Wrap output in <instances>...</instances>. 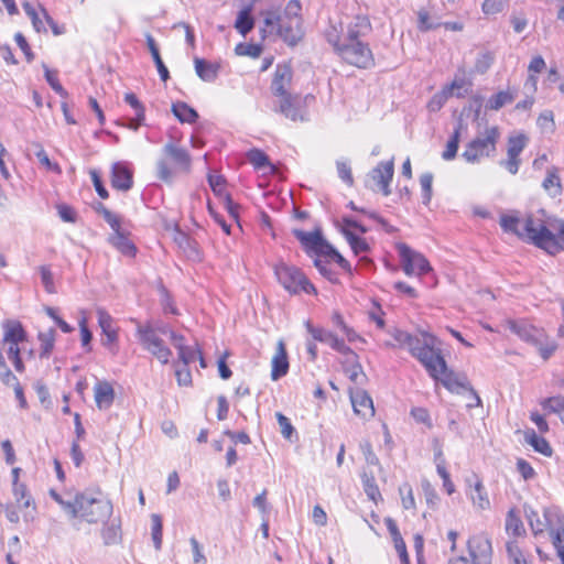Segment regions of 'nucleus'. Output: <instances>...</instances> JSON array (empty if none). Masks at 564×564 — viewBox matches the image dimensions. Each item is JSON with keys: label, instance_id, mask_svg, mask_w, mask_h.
Here are the masks:
<instances>
[{"label": "nucleus", "instance_id": "nucleus-48", "mask_svg": "<svg viewBox=\"0 0 564 564\" xmlns=\"http://www.w3.org/2000/svg\"><path fill=\"white\" fill-rule=\"evenodd\" d=\"M290 99L292 100L290 102V110L292 112H295V117H291V116H285L286 118L293 120V121H296V120H305L306 119V110L304 108V101L307 99V97L305 99H303L302 97H300L299 95H290Z\"/></svg>", "mask_w": 564, "mask_h": 564}, {"label": "nucleus", "instance_id": "nucleus-6", "mask_svg": "<svg viewBox=\"0 0 564 564\" xmlns=\"http://www.w3.org/2000/svg\"><path fill=\"white\" fill-rule=\"evenodd\" d=\"M76 518L88 523H97L108 519L112 513V503L104 497H95L86 492L76 494Z\"/></svg>", "mask_w": 564, "mask_h": 564}, {"label": "nucleus", "instance_id": "nucleus-7", "mask_svg": "<svg viewBox=\"0 0 564 564\" xmlns=\"http://www.w3.org/2000/svg\"><path fill=\"white\" fill-rule=\"evenodd\" d=\"M264 28L261 30L263 37L278 34L290 45L296 44L302 37V23L297 20L284 19L275 11L264 12Z\"/></svg>", "mask_w": 564, "mask_h": 564}, {"label": "nucleus", "instance_id": "nucleus-62", "mask_svg": "<svg viewBox=\"0 0 564 564\" xmlns=\"http://www.w3.org/2000/svg\"><path fill=\"white\" fill-rule=\"evenodd\" d=\"M199 349L195 346H186L178 351V358L183 365L188 366L194 362L199 354Z\"/></svg>", "mask_w": 564, "mask_h": 564}, {"label": "nucleus", "instance_id": "nucleus-55", "mask_svg": "<svg viewBox=\"0 0 564 564\" xmlns=\"http://www.w3.org/2000/svg\"><path fill=\"white\" fill-rule=\"evenodd\" d=\"M275 417H276L278 424L280 426L281 434L283 435L284 438L291 441L292 436L295 432L291 421L281 412H276Z\"/></svg>", "mask_w": 564, "mask_h": 564}, {"label": "nucleus", "instance_id": "nucleus-38", "mask_svg": "<svg viewBox=\"0 0 564 564\" xmlns=\"http://www.w3.org/2000/svg\"><path fill=\"white\" fill-rule=\"evenodd\" d=\"M22 7H23L26 15L31 19L34 30L37 33H41V32L45 33L47 31L46 26H45V19L43 18V15L41 13V8H43V7L39 6V9H36L30 2H24L22 4Z\"/></svg>", "mask_w": 564, "mask_h": 564}, {"label": "nucleus", "instance_id": "nucleus-42", "mask_svg": "<svg viewBox=\"0 0 564 564\" xmlns=\"http://www.w3.org/2000/svg\"><path fill=\"white\" fill-rule=\"evenodd\" d=\"M506 547L510 564H530L518 541H508Z\"/></svg>", "mask_w": 564, "mask_h": 564}, {"label": "nucleus", "instance_id": "nucleus-9", "mask_svg": "<svg viewBox=\"0 0 564 564\" xmlns=\"http://www.w3.org/2000/svg\"><path fill=\"white\" fill-rule=\"evenodd\" d=\"M274 274L280 284L292 294L300 292L307 294L316 293L314 285L307 280L303 272L294 265L280 262L274 267Z\"/></svg>", "mask_w": 564, "mask_h": 564}, {"label": "nucleus", "instance_id": "nucleus-43", "mask_svg": "<svg viewBox=\"0 0 564 564\" xmlns=\"http://www.w3.org/2000/svg\"><path fill=\"white\" fill-rule=\"evenodd\" d=\"M330 262H335L333 259H326L324 257H316L314 259V265L318 272L332 283L338 281L337 273L333 270Z\"/></svg>", "mask_w": 564, "mask_h": 564}, {"label": "nucleus", "instance_id": "nucleus-37", "mask_svg": "<svg viewBox=\"0 0 564 564\" xmlns=\"http://www.w3.org/2000/svg\"><path fill=\"white\" fill-rule=\"evenodd\" d=\"M516 98V94L510 89L501 90L496 95L491 96L487 102L486 108L489 110H499L506 105L511 104Z\"/></svg>", "mask_w": 564, "mask_h": 564}, {"label": "nucleus", "instance_id": "nucleus-20", "mask_svg": "<svg viewBox=\"0 0 564 564\" xmlns=\"http://www.w3.org/2000/svg\"><path fill=\"white\" fill-rule=\"evenodd\" d=\"M111 184L119 191H129L132 187V172L128 165L117 162L112 165Z\"/></svg>", "mask_w": 564, "mask_h": 564}, {"label": "nucleus", "instance_id": "nucleus-64", "mask_svg": "<svg viewBox=\"0 0 564 564\" xmlns=\"http://www.w3.org/2000/svg\"><path fill=\"white\" fill-rule=\"evenodd\" d=\"M538 126L544 132H551L554 129V116L551 110L543 111L538 118Z\"/></svg>", "mask_w": 564, "mask_h": 564}, {"label": "nucleus", "instance_id": "nucleus-28", "mask_svg": "<svg viewBox=\"0 0 564 564\" xmlns=\"http://www.w3.org/2000/svg\"><path fill=\"white\" fill-rule=\"evenodd\" d=\"M370 30L369 19L365 15H357L348 26L346 41L358 40L359 36L366 35Z\"/></svg>", "mask_w": 564, "mask_h": 564}, {"label": "nucleus", "instance_id": "nucleus-23", "mask_svg": "<svg viewBox=\"0 0 564 564\" xmlns=\"http://www.w3.org/2000/svg\"><path fill=\"white\" fill-rule=\"evenodd\" d=\"M272 370H271V378L272 380H279L280 378L284 377L289 371V360L288 355L285 350L284 343L282 340H279L275 349V354L272 357Z\"/></svg>", "mask_w": 564, "mask_h": 564}, {"label": "nucleus", "instance_id": "nucleus-40", "mask_svg": "<svg viewBox=\"0 0 564 564\" xmlns=\"http://www.w3.org/2000/svg\"><path fill=\"white\" fill-rule=\"evenodd\" d=\"M172 111L181 122L192 123L198 117L197 112L192 107L182 101L173 104Z\"/></svg>", "mask_w": 564, "mask_h": 564}, {"label": "nucleus", "instance_id": "nucleus-51", "mask_svg": "<svg viewBox=\"0 0 564 564\" xmlns=\"http://www.w3.org/2000/svg\"><path fill=\"white\" fill-rule=\"evenodd\" d=\"M432 183L433 174L425 172L420 176V185L422 188V202L424 205H429L432 198Z\"/></svg>", "mask_w": 564, "mask_h": 564}, {"label": "nucleus", "instance_id": "nucleus-2", "mask_svg": "<svg viewBox=\"0 0 564 564\" xmlns=\"http://www.w3.org/2000/svg\"><path fill=\"white\" fill-rule=\"evenodd\" d=\"M192 171V156L180 143H166L156 161V176L166 184Z\"/></svg>", "mask_w": 564, "mask_h": 564}, {"label": "nucleus", "instance_id": "nucleus-5", "mask_svg": "<svg viewBox=\"0 0 564 564\" xmlns=\"http://www.w3.org/2000/svg\"><path fill=\"white\" fill-rule=\"evenodd\" d=\"M508 327L519 338L536 347L544 360L557 349V344L549 338L543 328H538L524 319L508 321Z\"/></svg>", "mask_w": 564, "mask_h": 564}, {"label": "nucleus", "instance_id": "nucleus-1", "mask_svg": "<svg viewBox=\"0 0 564 564\" xmlns=\"http://www.w3.org/2000/svg\"><path fill=\"white\" fill-rule=\"evenodd\" d=\"M500 226L507 232H512L520 239L528 240L550 254L558 253L562 248L555 235L545 226L541 218L514 215H502Z\"/></svg>", "mask_w": 564, "mask_h": 564}, {"label": "nucleus", "instance_id": "nucleus-46", "mask_svg": "<svg viewBox=\"0 0 564 564\" xmlns=\"http://www.w3.org/2000/svg\"><path fill=\"white\" fill-rule=\"evenodd\" d=\"M247 160L256 170H264L271 167L268 155L259 150L252 149L247 153Z\"/></svg>", "mask_w": 564, "mask_h": 564}, {"label": "nucleus", "instance_id": "nucleus-58", "mask_svg": "<svg viewBox=\"0 0 564 564\" xmlns=\"http://www.w3.org/2000/svg\"><path fill=\"white\" fill-rule=\"evenodd\" d=\"M207 180H208V184H209L212 191L215 193V195L221 196L225 192V185H226L225 177L220 174L209 173Z\"/></svg>", "mask_w": 564, "mask_h": 564}, {"label": "nucleus", "instance_id": "nucleus-29", "mask_svg": "<svg viewBox=\"0 0 564 564\" xmlns=\"http://www.w3.org/2000/svg\"><path fill=\"white\" fill-rule=\"evenodd\" d=\"M524 441L531 445L535 452L546 457H550L553 453L549 442L544 437L539 436L532 429L524 432Z\"/></svg>", "mask_w": 564, "mask_h": 564}, {"label": "nucleus", "instance_id": "nucleus-30", "mask_svg": "<svg viewBox=\"0 0 564 564\" xmlns=\"http://www.w3.org/2000/svg\"><path fill=\"white\" fill-rule=\"evenodd\" d=\"M37 340L40 343L39 356L41 359H48L56 340V332L54 328H50L37 334Z\"/></svg>", "mask_w": 564, "mask_h": 564}, {"label": "nucleus", "instance_id": "nucleus-45", "mask_svg": "<svg viewBox=\"0 0 564 564\" xmlns=\"http://www.w3.org/2000/svg\"><path fill=\"white\" fill-rule=\"evenodd\" d=\"M343 232L356 256L366 253L369 250V245L364 238L356 236L355 234L347 229H344Z\"/></svg>", "mask_w": 564, "mask_h": 564}, {"label": "nucleus", "instance_id": "nucleus-17", "mask_svg": "<svg viewBox=\"0 0 564 564\" xmlns=\"http://www.w3.org/2000/svg\"><path fill=\"white\" fill-rule=\"evenodd\" d=\"M350 401L354 412L362 419H369L375 415V408L371 397L361 389L350 392Z\"/></svg>", "mask_w": 564, "mask_h": 564}, {"label": "nucleus", "instance_id": "nucleus-63", "mask_svg": "<svg viewBox=\"0 0 564 564\" xmlns=\"http://www.w3.org/2000/svg\"><path fill=\"white\" fill-rule=\"evenodd\" d=\"M44 311L55 322V324L61 328L63 333L68 334L74 330V328L67 322L58 316L56 308L46 306Z\"/></svg>", "mask_w": 564, "mask_h": 564}, {"label": "nucleus", "instance_id": "nucleus-54", "mask_svg": "<svg viewBox=\"0 0 564 564\" xmlns=\"http://www.w3.org/2000/svg\"><path fill=\"white\" fill-rule=\"evenodd\" d=\"M301 3L299 0H290L284 9L283 14H280L284 19H290L291 21L297 20L302 23L301 18Z\"/></svg>", "mask_w": 564, "mask_h": 564}, {"label": "nucleus", "instance_id": "nucleus-15", "mask_svg": "<svg viewBox=\"0 0 564 564\" xmlns=\"http://www.w3.org/2000/svg\"><path fill=\"white\" fill-rule=\"evenodd\" d=\"M482 107V97L474 96L467 107H464L456 121L453 134L449 141H459V139L467 138V128L469 123L480 128L478 118Z\"/></svg>", "mask_w": 564, "mask_h": 564}, {"label": "nucleus", "instance_id": "nucleus-39", "mask_svg": "<svg viewBox=\"0 0 564 564\" xmlns=\"http://www.w3.org/2000/svg\"><path fill=\"white\" fill-rule=\"evenodd\" d=\"M470 87L471 82L464 76H456L451 84L444 86L445 90H447L451 97L456 96L458 98L465 97L468 94Z\"/></svg>", "mask_w": 564, "mask_h": 564}, {"label": "nucleus", "instance_id": "nucleus-47", "mask_svg": "<svg viewBox=\"0 0 564 564\" xmlns=\"http://www.w3.org/2000/svg\"><path fill=\"white\" fill-rule=\"evenodd\" d=\"M51 497L62 507L64 512L70 518H76V495L74 497H69L68 499H65L63 496L57 494L54 490H51Z\"/></svg>", "mask_w": 564, "mask_h": 564}, {"label": "nucleus", "instance_id": "nucleus-24", "mask_svg": "<svg viewBox=\"0 0 564 564\" xmlns=\"http://www.w3.org/2000/svg\"><path fill=\"white\" fill-rule=\"evenodd\" d=\"M2 328L4 344H23L28 340V334L18 321H6Z\"/></svg>", "mask_w": 564, "mask_h": 564}, {"label": "nucleus", "instance_id": "nucleus-32", "mask_svg": "<svg viewBox=\"0 0 564 564\" xmlns=\"http://www.w3.org/2000/svg\"><path fill=\"white\" fill-rule=\"evenodd\" d=\"M124 101L135 110V119L129 121L128 128L137 130L144 120L145 109L133 93H126Z\"/></svg>", "mask_w": 564, "mask_h": 564}, {"label": "nucleus", "instance_id": "nucleus-59", "mask_svg": "<svg viewBox=\"0 0 564 564\" xmlns=\"http://www.w3.org/2000/svg\"><path fill=\"white\" fill-rule=\"evenodd\" d=\"M359 447L368 465L379 466V458L372 451L371 443L368 440L361 441Z\"/></svg>", "mask_w": 564, "mask_h": 564}, {"label": "nucleus", "instance_id": "nucleus-13", "mask_svg": "<svg viewBox=\"0 0 564 564\" xmlns=\"http://www.w3.org/2000/svg\"><path fill=\"white\" fill-rule=\"evenodd\" d=\"M338 55L348 64L358 68H370L375 65V58L369 46L358 40L347 41L339 48Z\"/></svg>", "mask_w": 564, "mask_h": 564}, {"label": "nucleus", "instance_id": "nucleus-21", "mask_svg": "<svg viewBox=\"0 0 564 564\" xmlns=\"http://www.w3.org/2000/svg\"><path fill=\"white\" fill-rule=\"evenodd\" d=\"M496 143H467L462 156L468 163H478L482 159L494 154Z\"/></svg>", "mask_w": 564, "mask_h": 564}, {"label": "nucleus", "instance_id": "nucleus-26", "mask_svg": "<svg viewBox=\"0 0 564 564\" xmlns=\"http://www.w3.org/2000/svg\"><path fill=\"white\" fill-rule=\"evenodd\" d=\"M386 525H387V529L393 540L394 549H395L397 553L399 554L401 562L404 564H409V555L406 552V545H405L404 540L401 536V533L398 529L397 523L392 519L388 518V519H386Z\"/></svg>", "mask_w": 564, "mask_h": 564}, {"label": "nucleus", "instance_id": "nucleus-41", "mask_svg": "<svg viewBox=\"0 0 564 564\" xmlns=\"http://www.w3.org/2000/svg\"><path fill=\"white\" fill-rule=\"evenodd\" d=\"M541 406L543 410L547 411L549 413H555L560 415L561 421L564 423V397L563 395H555L551 398H546L540 401Z\"/></svg>", "mask_w": 564, "mask_h": 564}, {"label": "nucleus", "instance_id": "nucleus-44", "mask_svg": "<svg viewBox=\"0 0 564 564\" xmlns=\"http://www.w3.org/2000/svg\"><path fill=\"white\" fill-rule=\"evenodd\" d=\"M506 531L508 533H512L514 536H520L524 533L522 520L517 514L514 509L509 510L507 513Z\"/></svg>", "mask_w": 564, "mask_h": 564}, {"label": "nucleus", "instance_id": "nucleus-27", "mask_svg": "<svg viewBox=\"0 0 564 564\" xmlns=\"http://www.w3.org/2000/svg\"><path fill=\"white\" fill-rule=\"evenodd\" d=\"M546 67L545 61L541 55L532 57L528 65V78L524 86L529 87L531 93H535L538 88V76L536 74L544 70Z\"/></svg>", "mask_w": 564, "mask_h": 564}, {"label": "nucleus", "instance_id": "nucleus-10", "mask_svg": "<svg viewBox=\"0 0 564 564\" xmlns=\"http://www.w3.org/2000/svg\"><path fill=\"white\" fill-rule=\"evenodd\" d=\"M137 336L142 347L151 352L163 365L170 361L172 356L171 349L165 346L162 338L158 334V329L150 324H137Z\"/></svg>", "mask_w": 564, "mask_h": 564}, {"label": "nucleus", "instance_id": "nucleus-11", "mask_svg": "<svg viewBox=\"0 0 564 564\" xmlns=\"http://www.w3.org/2000/svg\"><path fill=\"white\" fill-rule=\"evenodd\" d=\"M292 82V69L288 64H280L276 66L272 84L271 90L274 96L279 97V109L284 116L295 117V112L290 110V93L289 88Z\"/></svg>", "mask_w": 564, "mask_h": 564}, {"label": "nucleus", "instance_id": "nucleus-19", "mask_svg": "<svg viewBox=\"0 0 564 564\" xmlns=\"http://www.w3.org/2000/svg\"><path fill=\"white\" fill-rule=\"evenodd\" d=\"M306 329L312 335L314 340L325 343L339 352L349 350L344 339L338 338L336 335L325 330L324 328L314 327L310 322H307Z\"/></svg>", "mask_w": 564, "mask_h": 564}, {"label": "nucleus", "instance_id": "nucleus-14", "mask_svg": "<svg viewBox=\"0 0 564 564\" xmlns=\"http://www.w3.org/2000/svg\"><path fill=\"white\" fill-rule=\"evenodd\" d=\"M397 249L400 256L403 272L408 276H421L432 270L426 258L422 253L411 249L408 245L399 243Z\"/></svg>", "mask_w": 564, "mask_h": 564}, {"label": "nucleus", "instance_id": "nucleus-52", "mask_svg": "<svg viewBox=\"0 0 564 564\" xmlns=\"http://www.w3.org/2000/svg\"><path fill=\"white\" fill-rule=\"evenodd\" d=\"M451 98L447 90L443 87L438 93H436L429 101L427 108L432 112H436L443 108L446 101Z\"/></svg>", "mask_w": 564, "mask_h": 564}, {"label": "nucleus", "instance_id": "nucleus-57", "mask_svg": "<svg viewBox=\"0 0 564 564\" xmlns=\"http://www.w3.org/2000/svg\"><path fill=\"white\" fill-rule=\"evenodd\" d=\"M494 54L490 52L480 53L475 63V72L479 74L486 73L494 63Z\"/></svg>", "mask_w": 564, "mask_h": 564}, {"label": "nucleus", "instance_id": "nucleus-22", "mask_svg": "<svg viewBox=\"0 0 564 564\" xmlns=\"http://www.w3.org/2000/svg\"><path fill=\"white\" fill-rule=\"evenodd\" d=\"M94 397L97 408L99 410H107L112 405L115 400L113 387L106 380L97 381L94 387Z\"/></svg>", "mask_w": 564, "mask_h": 564}, {"label": "nucleus", "instance_id": "nucleus-60", "mask_svg": "<svg viewBox=\"0 0 564 564\" xmlns=\"http://www.w3.org/2000/svg\"><path fill=\"white\" fill-rule=\"evenodd\" d=\"M13 495L17 502L24 508L30 507L31 497L28 496L26 487L23 484H13Z\"/></svg>", "mask_w": 564, "mask_h": 564}, {"label": "nucleus", "instance_id": "nucleus-3", "mask_svg": "<svg viewBox=\"0 0 564 564\" xmlns=\"http://www.w3.org/2000/svg\"><path fill=\"white\" fill-rule=\"evenodd\" d=\"M434 344L435 337L423 333L422 338L411 335L405 347L424 366L429 375L437 379L438 373L445 371L446 361L441 352L434 349Z\"/></svg>", "mask_w": 564, "mask_h": 564}, {"label": "nucleus", "instance_id": "nucleus-34", "mask_svg": "<svg viewBox=\"0 0 564 564\" xmlns=\"http://www.w3.org/2000/svg\"><path fill=\"white\" fill-rule=\"evenodd\" d=\"M468 495L473 501V505L478 509L486 510L489 508L490 501L487 491L480 480L475 482Z\"/></svg>", "mask_w": 564, "mask_h": 564}, {"label": "nucleus", "instance_id": "nucleus-50", "mask_svg": "<svg viewBox=\"0 0 564 564\" xmlns=\"http://www.w3.org/2000/svg\"><path fill=\"white\" fill-rule=\"evenodd\" d=\"M98 213L102 215L105 221L111 227L113 234L123 231L121 228V218L117 214H113L104 205H100Z\"/></svg>", "mask_w": 564, "mask_h": 564}, {"label": "nucleus", "instance_id": "nucleus-49", "mask_svg": "<svg viewBox=\"0 0 564 564\" xmlns=\"http://www.w3.org/2000/svg\"><path fill=\"white\" fill-rule=\"evenodd\" d=\"M542 186L552 197H556L561 194V181L555 171L547 172Z\"/></svg>", "mask_w": 564, "mask_h": 564}, {"label": "nucleus", "instance_id": "nucleus-8", "mask_svg": "<svg viewBox=\"0 0 564 564\" xmlns=\"http://www.w3.org/2000/svg\"><path fill=\"white\" fill-rule=\"evenodd\" d=\"M527 518L534 535L545 530L550 531L553 540L560 532L564 535V513L556 507L544 508L542 517L536 511L530 510Z\"/></svg>", "mask_w": 564, "mask_h": 564}, {"label": "nucleus", "instance_id": "nucleus-4", "mask_svg": "<svg viewBox=\"0 0 564 564\" xmlns=\"http://www.w3.org/2000/svg\"><path fill=\"white\" fill-rule=\"evenodd\" d=\"M294 236L311 258L333 259L343 270L351 272L350 263L323 238L319 231L294 230Z\"/></svg>", "mask_w": 564, "mask_h": 564}, {"label": "nucleus", "instance_id": "nucleus-25", "mask_svg": "<svg viewBox=\"0 0 564 564\" xmlns=\"http://www.w3.org/2000/svg\"><path fill=\"white\" fill-rule=\"evenodd\" d=\"M441 379L443 386L454 393H460L463 391H467L470 387L467 378L465 376L457 375L453 371H447V368L444 372L438 373V378Z\"/></svg>", "mask_w": 564, "mask_h": 564}, {"label": "nucleus", "instance_id": "nucleus-53", "mask_svg": "<svg viewBox=\"0 0 564 564\" xmlns=\"http://www.w3.org/2000/svg\"><path fill=\"white\" fill-rule=\"evenodd\" d=\"M235 52L239 56L259 57L262 53V47L259 44L239 43L235 47Z\"/></svg>", "mask_w": 564, "mask_h": 564}, {"label": "nucleus", "instance_id": "nucleus-56", "mask_svg": "<svg viewBox=\"0 0 564 564\" xmlns=\"http://www.w3.org/2000/svg\"><path fill=\"white\" fill-rule=\"evenodd\" d=\"M507 0H485L482 2V12L487 15H494L505 10Z\"/></svg>", "mask_w": 564, "mask_h": 564}, {"label": "nucleus", "instance_id": "nucleus-18", "mask_svg": "<svg viewBox=\"0 0 564 564\" xmlns=\"http://www.w3.org/2000/svg\"><path fill=\"white\" fill-rule=\"evenodd\" d=\"M98 325L106 336L102 341L104 346H111L118 341V327L115 325L112 316L102 307L96 310Z\"/></svg>", "mask_w": 564, "mask_h": 564}, {"label": "nucleus", "instance_id": "nucleus-31", "mask_svg": "<svg viewBox=\"0 0 564 564\" xmlns=\"http://www.w3.org/2000/svg\"><path fill=\"white\" fill-rule=\"evenodd\" d=\"M109 242L127 257H134L137 248L133 242L127 237L126 232L112 234L109 237Z\"/></svg>", "mask_w": 564, "mask_h": 564}, {"label": "nucleus", "instance_id": "nucleus-12", "mask_svg": "<svg viewBox=\"0 0 564 564\" xmlns=\"http://www.w3.org/2000/svg\"><path fill=\"white\" fill-rule=\"evenodd\" d=\"M393 175V159L381 161L367 174L365 185L373 192H380L383 196H389L391 194L390 184Z\"/></svg>", "mask_w": 564, "mask_h": 564}, {"label": "nucleus", "instance_id": "nucleus-36", "mask_svg": "<svg viewBox=\"0 0 564 564\" xmlns=\"http://www.w3.org/2000/svg\"><path fill=\"white\" fill-rule=\"evenodd\" d=\"M194 64L197 76L204 82H213L217 77L218 67L216 65L198 57L194 59Z\"/></svg>", "mask_w": 564, "mask_h": 564}, {"label": "nucleus", "instance_id": "nucleus-16", "mask_svg": "<svg viewBox=\"0 0 564 564\" xmlns=\"http://www.w3.org/2000/svg\"><path fill=\"white\" fill-rule=\"evenodd\" d=\"M470 564H491L492 546L486 534H476L467 542Z\"/></svg>", "mask_w": 564, "mask_h": 564}, {"label": "nucleus", "instance_id": "nucleus-33", "mask_svg": "<svg viewBox=\"0 0 564 564\" xmlns=\"http://www.w3.org/2000/svg\"><path fill=\"white\" fill-rule=\"evenodd\" d=\"M252 7L248 6L239 11L235 29L242 35L246 36L254 26V21L251 17Z\"/></svg>", "mask_w": 564, "mask_h": 564}, {"label": "nucleus", "instance_id": "nucleus-35", "mask_svg": "<svg viewBox=\"0 0 564 564\" xmlns=\"http://www.w3.org/2000/svg\"><path fill=\"white\" fill-rule=\"evenodd\" d=\"M145 39H147V45L149 47V51L153 57V61L156 65V68H158V72L160 74V77L163 82H166L170 77V74H169V70L166 68V66L164 65L162 58H161V55H160V52H159V48L156 46V43L153 39V36L151 34H147L145 35Z\"/></svg>", "mask_w": 564, "mask_h": 564}, {"label": "nucleus", "instance_id": "nucleus-61", "mask_svg": "<svg viewBox=\"0 0 564 564\" xmlns=\"http://www.w3.org/2000/svg\"><path fill=\"white\" fill-rule=\"evenodd\" d=\"M175 367V377L177 380L178 386L187 387L192 383V375L188 369V366L183 365L182 367L178 366L177 362H174Z\"/></svg>", "mask_w": 564, "mask_h": 564}]
</instances>
